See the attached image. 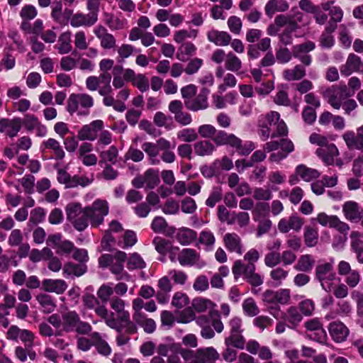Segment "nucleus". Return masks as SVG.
<instances>
[{
	"label": "nucleus",
	"mask_w": 363,
	"mask_h": 363,
	"mask_svg": "<svg viewBox=\"0 0 363 363\" xmlns=\"http://www.w3.org/2000/svg\"><path fill=\"white\" fill-rule=\"evenodd\" d=\"M210 90L206 87L201 89L199 94L191 99L184 101V105L188 110L198 111L208 108V96Z\"/></svg>",
	"instance_id": "nucleus-19"
},
{
	"label": "nucleus",
	"mask_w": 363,
	"mask_h": 363,
	"mask_svg": "<svg viewBox=\"0 0 363 363\" xmlns=\"http://www.w3.org/2000/svg\"><path fill=\"white\" fill-rule=\"evenodd\" d=\"M338 274L345 277V282L350 288L356 287L361 281L360 272L357 269H352L350 263L346 261H340L337 265Z\"/></svg>",
	"instance_id": "nucleus-13"
},
{
	"label": "nucleus",
	"mask_w": 363,
	"mask_h": 363,
	"mask_svg": "<svg viewBox=\"0 0 363 363\" xmlns=\"http://www.w3.org/2000/svg\"><path fill=\"white\" fill-rule=\"evenodd\" d=\"M178 260L182 266H196L201 269L206 266V262L200 259L199 254L193 249H183L178 255Z\"/></svg>",
	"instance_id": "nucleus-16"
},
{
	"label": "nucleus",
	"mask_w": 363,
	"mask_h": 363,
	"mask_svg": "<svg viewBox=\"0 0 363 363\" xmlns=\"http://www.w3.org/2000/svg\"><path fill=\"white\" fill-rule=\"evenodd\" d=\"M145 267V262L138 253L134 252L130 255L127 261V268L129 270L142 269Z\"/></svg>",
	"instance_id": "nucleus-62"
},
{
	"label": "nucleus",
	"mask_w": 363,
	"mask_h": 363,
	"mask_svg": "<svg viewBox=\"0 0 363 363\" xmlns=\"http://www.w3.org/2000/svg\"><path fill=\"white\" fill-rule=\"evenodd\" d=\"M306 330V336L308 339L315 341L320 344H325L328 340L325 330L318 318H313L307 320L304 323Z\"/></svg>",
	"instance_id": "nucleus-11"
},
{
	"label": "nucleus",
	"mask_w": 363,
	"mask_h": 363,
	"mask_svg": "<svg viewBox=\"0 0 363 363\" xmlns=\"http://www.w3.org/2000/svg\"><path fill=\"white\" fill-rule=\"evenodd\" d=\"M216 242V238L213 233L208 230H202L200 233L199 242L205 246L207 251L212 250Z\"/></svg>",
	"instance_id": "nucleus-59"
},
{
	"label": "nucleus",
	"mask_w": 363,
	"mask_h": 363,
	"mask_svg": "<svg viewBox=\"0 0 363 363\" xmlns=\"http://www.w3.org/2000/svg\"><path fill=\"white\" fill-rule=\"evenodd\" d=\"M155 250L161 255H165L167 252H172V250H178L179 247L172 246V242L161 237H155L152 241Z\"/></svg>",
	"instance_id": "nucleus-53"
},
{
	"label": "nucleus",
	"mask_w": 363,
	"mask_h": 363,
	"mask_svg": "<svg viewBox=\"0 0 363 363\" xmlns=\"http://www.w3.org/2000/svg\"><path fill=\"white\" fill-rule=\"evenodd\" d=\"M322 95L333 108L339 110L342 103L354 95V91H350L345 84H339L327 88Z\"/></svg>",
	"instance_id": "nucleus-7"
},
{
	"label": "nucleus",
	"mask_w": 363,
	"mask_h": 363,
	"mask_svg": "<svg viewBox=\"0 0 363 363\" xmlns=\"http://www.w3.org/2000/svg\"><path fill=\"white\" fill-rule=\"evenodd\" d=\"M67 220L75 230L82 232L89 225L90 218L86 207L82 208L79 203H69L65 207Z\"/></svg>",
	"instance_id": "nucleus-5"
},
{
	"label": "nucleus",
	"mask_w": 363,
	"mask_h": 363,
	"mask_svg": "<svg viewBox=\"0 0 363 363\" xmlns=\"http://www.w3.org/2000/svg\"><path fill=\"white\" fill-rule=\"evenodd\" d=\"M82 301L86 309L94 310L95 313L96 308L106 306L104 304H100L99 299L90 293H85L82 297Z\"/></svg>",
	"instance_id": "nucleus-58"
},
{
	"label": "nucleus",
	"mask_w": 363,
	"mask_h": 363,
	"mask_svg": "<svg viewBox=\"0 0 363 363\" xmlns=\"http://www.w3.org/2000/svg\"><path fill=\"white\" fill-rule=\"evenodd\" d=\"M328 329L333 340L337 343L345 342L350 334L348 328L342 322L338 320L331 322Z\"/></svg>",
	"instance_id": "nucleus-21"
},
{
	"label": "nucleus",
	"mask_w": 363,
	"mask_h": 363,
	"mask_svg": "<svg viewBox=\"0 0 363 363\" xmlns=\"http://www.w3.org/2000/svg\"><path fill=\"white\" fill-rule=\"evenodd\" d=\"M298 28V26L296 22H293L290 26H286L281 33L279 34L280 43L286 46L291 45L293 43V33Z\"/></svg>",
	"instance_id": "nucleus-52"
},
{
	"label": "nucleus",
	"mask_w": 363,
	"mask_h": 363,
	"mask_svg": "<svg viewBox=\"0 0 363 363\" xmlns=\"http://www.w3.org/2000/svg\"><path fill=\"white\" fill-rule=\"evenodd\" d=\"M92 227H97L103 223L104 217L108 214L109 206L106 200L96 199L93 203L86 206Z\"/></svg>",
	"instance_id": "nucleus-10"
},
{
	"label": "nucleus",
	"mask_w": 363,
	"mask_h": 363,
	"mask_svg": "<svg viewBox=\"0 0 363 363\" xmlns=\"http://www.w3.org/2000/svg\"><path fill=\"white\" fill-rule=\"evenodd\" d=\"M43 150H48L52 152L54 157L57 160H62L65 157V152L60 143L55 138H50L44 140L40 146Z\"/></svg>",
	"instance_id": "nucleus-31"
},
{
	"label": "nucleus",
	"mask_w": 363,
	"mask_h": 363,
	"mask_svg": "<svg viewBox=\"0 0 363 363\" xmlns=\"http://www.w3.org/2000/svg\"><path fill=\"white\" fill-rule=\"evenodd\" d=\"M315 154L320 158L325 165H333L335 158L338 157L339 151L333 143L325 147H319L316 150Z\"/></svg>",
	"instance_id": "nucleus-26"
},
{
	"label": "nucleus",
	"mask_w": 363,
	"mask_h": 363,
	"mask_svg": "<svg viewBox=\"0 0 363 363\" xmlns=\"http://www.w3.org/2000/svg\"><path fill=\"white\" fill-rule=\"evenodd\" d=\"M303 225V219L296 215L290 216L288 219L281 218L278 223V229L281 233H286L291 230L298 232Z\"/></svg>",
	"instance_id": "nucleus-25"
},
{
	"label": "nucleus",
	"mask_w": 363,
	"mask_h": 363,
	"mask_svg": "<svg viewBox=\"0 0 363 363\" xmlns=\"http://www.w3.org/2000/svg\"><path fill=\"white\" fill-rule=\"evenodd\" d=\"M197 238V233L194 230L183 228L177 234V240L182 245H188Z\"/></svg>",
	"instance_id": "nucleus-50"
},
{
	"label": "nucleus",
	"mask_w": 363,
	"mask_h": 363,
	"mask_svg": "<svg viewBox=\"0 0 363 363\" xmlns=\"http://www.w3.org/2000/svg\"><path fill=\"white\" fill-rule=\"evenodd\" d=\"M334 26L326 25L324 31L320 36V46L325 49H330L335 45V38L333 33L335 31Z\"/></svg>",
	"instance_id": "nucleus-42"
},
{
	"label": "nucleus",
	"mask_w": 363,
	"mask_h": 363,
	"mask_svg": "<svg viewBox=\"0 0 363 363\" xmlns=\"http://www.w3.org/2000/svg\"><path fill=\"white\" fill-rule=\"evenodd\" d=\"M220 357L219 353L213 347L199 348L196 351V358L200 363L215 362Z\"/></svg>",
	"instance_id": "nucleus-33"
},
{
	"label": "nucleus",
	"mask_w": 363,
	"mask_h": 363,
	"mask_svg": "<svg viewBox=\"0 0 363 363\" xmlns=\"http://www.w3.org/2000/svg\"><path fill=\"white\" fill-rule=\"evenodd\" d=\"M111 308L115 311L118 315V320H127L128 315L130 314L128 311L125 310V301L118 296L112 297L109 301Z\"/></svg>",
	"instance_id": "nucleus-48"
},
{
	"label": "nucleus",
	"mask_w": 363,
	"mask_h": 363,
	"mask_svg": "<svg viewBox=\"0 0 363 363\" xmlns=\"http://www.w3.org/2000/svg\"><path fill=\"white\" fill-rule=\"evenodd\" d=\"M58 52L61 55L67 54L72 51L71 32L66 31L60 34L58 38V43L55 46Z\"/></svg>",
	"instance_id": "nucleus-46"
},
{
	"label": "nucleus",
	"mask_w": 363,
	"mask_h": 363,
	"mask_svg": "<svg viewBox=\"0 0 363 363\" xmlns=\"http://www.w3.org/2000/svg\"><path fill=\"white\" fill-rule=\"evenodd\" d=\"M51 18L61 26H67V18L63 16L62 4L61 1H55L52 6Z\"/></svg>",
	"instance_id": "nucleus-56"
},
{
	"label": "nucleus",
	"mask_w": 363,
	"mask_h": 363,
	"mask_svg": "<svg viewBox=\"0 0 363 363\" xmlns=\"http://www.w3.org/2000/svg\"><path fill=\"white\" fill-rule=\"evenodd\" d=\"M62 329L60 332L66 333H76L79 335H87L91 330V325L82 320L76 311L63 312Z\"/></svg>",
	"instance_id": "nucleus-4"
},
{
	"label": "nucleus",
	"mask_w": 363,
	"mask_h": 363,
	"mask_svg": "<svg viewBox=\"0 0 363 363\" xmlns=\"http://www.w3.org/2000/svg\"><path fill=\"white\" fill-rule=\"evenodd\" d=\"M158 290L155 297L159 303L164 304L169 301V293L172 289V285L168 277H162L158 280Z\"/></svg>",
	"instance_id": "nucleus-24"
},
{
	"label": "nucleus",
	"mask_w": 363,
	"mask_h": 363,
	"mask_svg": "<svg viewBox=\"0 0 363 363\" xmlns=\"http://www.w3.org/2000/svg\"><path fill=\"white\" fill-rule=\"evenodd\" d=\"M94 106V99L88 94H72L67 101V111L72 115L88 116Z\"/></svg>",
	"instance_id": "nucleus-6"
},
{
	"label": "nucleus",
	"mask_w": 363,
	"mask_h": 363,
	"mask_svg": "<svg viewBox=\"0 0 363 363\" xmlns=\"http://www.w3.org/2000/svg\"><path fill=\"white\" fill-rule=\"evenodd\" d=\"M111 74L104 73L102 84L99 89V94L103 96L104 105H111L113 104V88L111 85Z\"/></svg>",
	"instance_id": "nucleus-27"
},
{
	"label": "nucleus",
	"mask_w": 363,
	"mask_h": 363,
	"mask_svg": "<svg viewBox=\"0 0 363 363\" xmlns=\"http://www.w3.org/2000/svg\"><path fill=\"white\" fill-rule=\"evenodd\" d=\"M306 71L304 67V65H296L292 69H286L283 71V77L285 80L291 82V81H298L303 78L306 75Z\"/></svg>",
	"instance_id": "nucleus-44"
},
{
	"label": "nucleus",
	"mask_w": 363,
	"mask_h": 363,
	"mask_svg": "<svg viewBox=\"0 0 363 363\" xmlns=\"http://www.w3.org/2000/svg\"><path fill=\"white\" fill-rule=\"evenodd\" d=\"M250 223V215L247 212H233L230 214V218L228 221V224L238 223V225L242 228L248 225Z\"/></svg>",
	"instance_id": "nucleus-60"
},
{
	"label": "nucleus",
	"mask_w": 363,
	"mask_h": 363,
	"mask_svg": "<svg viewBox=\"0 0 363 363\" xmlns=\"http://www.w3.org/2000/svg\"><path fill=\"white\" fill-rule=\"evenodd\" d=\"M22 125L29 133L35 130V135L39 138H43L48 133L47 127L34 114H26L22 119Z\"/></svg>",
	"instance_id": "nucleus-18"
},
{
	"label": "nucleus",
	"mask_w": 363,
	"mask_h": 363,
	"mask_svg": "<svg viewBox=\"0 0 363 363\" xmlns=\"http://www.w3.org/2000/svg\"><path fill=\"white\" fill-rule=\"evenodd\" d=\"M342 212L348 220L357 223L362 217L363 208L358 203L349 201L343 204Z\"/></svg>",
	"instance_id": "nucleus-22"
},
{
	"label": "nucleus",
	"mask_w": 363,
	"mask_h": 363,
	"mask_svg": "<svg viewBox=\"0 0 363 363\" xmlns=\"http://www.w3.org/2000/svg\"><path fill=\"white\" fill-rule=\"evenodd\" d=\"M267 118L270 121L272 125L276 126V132L272 133V138L286 136L288 134V128L283 120L280 119V115L277 111H271L267 114Z\"/></svg>",
	"instance_id": "nucleus-28"
},
{
	"label": "nucleus",
	"mask_w": 363,
	"mask_h": 363,
	"mask_svg": "<svg viewBox=\"0 0 363 363\" xmlns=\"http://www.w3.org/2000/svg\"><path fill=\"white\" fill-rule=\"evenodd\" d=\"M153 121L159 128L164 127L167 130H171L174 127L172 118L165 115L161 111H157L155 114Z\"/></svg>",
	"instance_id": "nucleus-57"
},
{
	"label": "nucleus",
	"mask_w": 363,
	"mask_h": 363,
	"mask_svg": "<svg viewBox=\"0 0 363 363\" xmlns=\"http://www.w3.org/2000/svg\"><path fill=\"white\" fill-rule=\"evenodd\" d=\"M212 140L217 146L228 145L235 149L240 155H248L256 147L252 141L242 140L233 133H228L224 130H217Z\"/></svg>",
	"instance_id": "nucleus-2"
},
{
	"label": "nucleus",
	"mask_w": 363,
	"mask_h": 363,
	"mask_svg": "<svg viewBox=\"0 0 363 363\" xmlns=\"http://www.w3.org/2000/svg\"><path fill=\"white\" fill-rule=\"evenodd\" d=\"M65 277H79L87 272V265L85 263L66 262L62 268Z\"/></svg>",
	"instance_id": "nucleus-32"
},
{
	"label": "nucleus",
	"mask_w": 363,
	"mask_h": 363,
	"mask_svg": "<svg viewBox=\"0 0 363 363\" xmlns=\"http://www.w3.org/2000/svg\"><path fill=\"white\" fill-rule=\"evenodd\" d=\"M97 22L93 15L77 12L72 16L70 25L73 28L91 27Z\"/></svg>",
	"instance_id": "nucleus-29"
},
{
	"label": "nucleus",
	"mask_w": 363,
	"mask_h": 363,
	"mask_svg": "<svg viewBox=\"0 0 363 363\" xmlns=\"http://www.w3.org/2000/svg\"><path fill=\"white\" fill-rule=\"evenodd\" d=\"M315 260L310 255H303L300 257L294 268L297 271L308 272L313 269Z\"/></svg>",
	"instance_id": "nucleus-55"
},
{
	"label": "nucleus",
	"mask_w": 363,
	"mask_h": 363,
	"mask_svg": "<svg viewBox=\"0 0 363 363\" xmlns=\"http://www.w3.org/2000/svg\"><path fill=\"white\" fill-rule=\"evenodd\" d=\"M245 314L250 317L256 316L259 313V308L252 298H246L242 303Z\"/></svg>",
	"instance_id": "nucleus-64"
},
{
	"label": "nucleus",
	"mask_w": 363,
	"mask_h": 363,
	"mask_svg": "<svg viewBox=\"0 0 363 363\" xmlns=\"http://www.w3.org/2000/svg\"><path fill=\"white\" fill-rule=\"evenodd\" d=\"M96 314L105 320L106 324L111 328L120 332L122 326L118 323V320L113 317L114 313L109 312L106 306H101L96 309Z\"/></svg>",
	"instance_id": "nucleus-35"
},
{
	"label": "nucleus",
	"mask_w": 363,
	"mask_h": 363,
	"mask_svg": "<svg viewBox=\"0 0 363 363\" xmlns=\"http://www.w3.org/2000/svg\"><path fill=\"white\" fill-rule=\"evenodd\" d=\"M227 250L239 255L242 253L241 239L236 233H226L223 238Z\"/></svg>",
	"instance_id": "nucleus-38"
},
{
	"label": "nucleus",
	"mask_w": 363,
	"mask_h": 363,
	"mask_svg": "<svg viewBox=\"0 0 363 363\" xmlns=\"http://www.w3.org/2000/svg\"><path fill=\"white\" fill-rule=\"evenodd\" d=\"M194 152L201 157L210 156L216 150L215 145L209 140H201L194 145Z\"/></svg>",
	"instance_id": "nucleus-43"
},
{
	"label": "nucleus",
	"mask_w": 363,
	"mask_h": 363,
	"mask_svg": "<svg viewBox=\"0 0 363 363\" xmlns=\"http://www.w3.org/2000/svg\"><path fill=\"white\" fill-rule=\"evenodd\" d=\"M296 173L306 182H310L313 179H317L320 175L318 170L308 168L303 164H300L296 168Z\"/></svg>",
	"instance_id": "nucleus-51"
},
{
	"label": "nucleus",
	"mask_w": 363,
	"mask_h": 363,
	"mask_svg": "<svg viewBox=\"0 0 363 363\" xmlns=\"http://www.w3.org/2000/svg\"><path fill=\"white\" fill-rule=\"evenodd\" d=\"M258 125L260 128L259 135L261 136L262 140L264 141L269 137L272 138V133L270 130V126H272V124L270 121H268V118H267V114L259 117Z\"/></svg>",
	"instance_id": "nucleus-61"
},
{
	"label": "nucleus",
	"mask_w": 363,
	"mask_h": 363,
	"mask_svg": "<svg viewBox=\"0 0 363 363\" xmlns=\"http://www.w3.org/2000/svg\"><path fill=\"white\" fill-rule=\"evenodd\" d=\"M206 35L208 40L214 43L217 46H227L230 44V40H232L231 35L228 33L215 29L209 30Z\"/></svg>",
	"instance_id": "nucleus-30"
},
{
	"label": "nucleus",
	"mask_w": 363,
	"mask_h": 363,
	"mask_svg": "<svg viewBox=\"0 0 363 363\" xmlns=\"http://www.w3.org/2000/svg\"><path fill=\"white\" fill-rule=\"evenodd\" d=\"M242 63L241 60L235 55L233 52H229L226 55L225 60V68L230 72L235 73L237 75L241 74L243 72L241 71Z\"/></svg>",
	"instance_id": "nucleus-40"
},
{
	"label": "nucleus",
	"mask_w": 363,
	"mask_h": 363,
	"mask_svg": "<svg viewBox=\"0 0 363 363\" xmlns=\"http://www.w3.org/2000/svg\"><path fill=\"white\" fill-rule=\"evenodd\" d=\"M111 285V284H102L96 292L98 298L104 305L111 299V296L113 294V289Z\"/></svg>",
	"instance_id": "nucleus-63"
},
{
	"label": "nucleus",
	"mask_w": 363,
	"mask_h": 363,
	"mask_svg": "<svg viewBox=\"0 0 363 363\" xmlns=\"http://www.w3.org/2000/svg\"><path fill=\"white\" fill-rule=\"evenodd\" d=\"M142 149L147 155L151 164L157 165L160 163V160L157 158L159 147L155 143L145 142L142 145Z\"/></svg>",
	"instance_id": "nucleus-47"
},
{
	"label": "nucleus",
	"mask_w": 363,
	"mask_h": 363,
	"mask_svg": "<svg viewBox=\"0 0 363 363\" xmlns=\"http://www.w3.org/2000/svg\"><path fill=\"white\" fill-rule=\"evenodd\" d=\"M210 319L207 315H199L196 318V324L201 327V336L204 339H211L215 336L212 325H210Z\"/></svg>",
	"instance_id": "nucleus-37"
},
{
	"label": "nucleus",
	"mask_w": 363,
	"mask_h": 363,
	"mask_svg": "<svg viewBox=\"0 0 363 363\" xmlns=\"http://www.w3.org/2000/svg\"><path fill=\"white\" fill-rule=\"evenodd\" d=\"M126 259V253L118 250L114 255H102L99 258V264L102 268L109 267L111 273L116 275V280H124L129 281L131 279V276L128 272L124 271L123 266V263Z\"/></svg>",
	"instance_id": "nucleus-1"
},
{
	"label": "nucleus",
	"mask_w": 363,
	"mask_h": 363,
	"mask_svg": "<svg viewBox=\"0 0 363 363\" xmlns=\"http://www.w3.org/2000/svg\"><path fill=\"white\" fill-rule=\"evenodd\" d=\"M196 45L191 42L182 43L177 50V59L181 62H186L196 54Z\"/></svg>",
	"instance_id": "nucleus-39"
},
{
	"label": "nucleus",
	"mask_w": 363,
	"mask_h": 363,
	"mask_svg": "<svg viewBox=\"0 0 363 363\" xmlns=\"http://www.w3.org/2000/svg\"><path fill=\"white\" fill-rule=\"evenodd\" d=\"M94 33L100 40L101 48L106 50L114 48L116 43L115 37L103 26L99 25L94 29Z\"/></svg>",
	"instance_id": "nucleus-23"
},
{
	"label": "nucleus",
	"mask_w": 363,
	"mask_h": 363,
	"mask_svg": "<svg viewBox=\"0 0 363 363\" xmlns=\"http://www.w3.org/2000/svg\"><path fill=\"white\" fill-rule=\"evenodd\" d=\"M315 48V44L308 40L292 47L293 57L298 59L304 66H310L312 62V57L308 53Z\"/></svg>",
	"instance_id": "nucleus-14"
},
{
	"label": "nucleus",
	"mask_w": 363,
	"mask_h": 363,
	"mask_svg": "<svg viewBox=\"0 0 363 363\" xmlns=\"http://www.w3.org/2000/svg\"><path fill=\"white\" fill-rule=\"evenodd\" d=\"M284 319L289 324V328L295 329L303 319L302 314L295 306H291L284 313Z\"/></svg>",
	"instance_id": "nucleus-45"
},
{
	"label": "nucleus",
	"mask_w": 363,
	"mask_h": 363,
	"mask_svg": "<svg viewBox=\"0 0 363 363\" xmlns=\"http://www.w3.org/2000/svg\"><path fill=\"white\" fill-rule=\"evenodd\" d=\"M36 299L43 308L44 313H52L56 308L54 298L48 294H40L36 296Z\"/></svg>",
	"instance_id": "nucleus-54"
},
{
	"label": "nucleus",
	"mask_w": 363,
	"mask_h": 363,
	"mask_svg": "<svg viewBox=\"0 0 363 363\" xmlns=\"http://www.w3.org/2000/svg\"><path fill=\"white\" fill-rule=\"evenodd\" d=\"M43 286L45 291L53 292L57 294H63L67 289L66 281L62 279H44L43 281Z\"/></svg>",
	"instance_id": "nucleus-36"
},
{
	"label": "nucleus",
	"mask_w": 363,
	"mask_h": 363,
	"mask_svg": "<svg viewBox=\"0 0 363 363\" xmlns=\"http://www.w3.org/2000/svg\"><path fill=\"white\" fill-rule=\"evenodd\" d=\"M229 335L225 338V345H233L234 348L243 350L245 345V338L242 333V320L241 318L233 317L228 322Z\"/></svg>",
	"instance_id": "nucleus-9"
},
{
	"label": "nucleus",
	"mask_w": 363,
	"mask_h": 363,
	"mask_svg": "<svg viewBox=\"0 0 363 363\" xmlns=\"http://www.w3.org/2000/svg\"><path fill=\"white\" fill-rule=\"evenodd\" d=\"M192 308L197 313H208L214 330L220 333L224 329V325L220 320V313L216 309V304L211 300L203 297L193 299Z\"/></svg>",
	"instance_id": "nucleus-3"
},
{
	"label": "nucleus",
	"mask_w": 363,
	"mask_h": 363,
	"mask_svg": "<svg viewBox=\"0 0 363 363\" xmlns=\"http://www.w3.org/2000/svg\"><path fill=\"white\" fill-rule=\"evenodd\" d=\"M45 211L41 207H37L33 208L30 213L28 222L27 226L32 229L36 227L38 224L42 223L45 219Z\"/></svg>",
	"instance_id": "nucleus-49"
},
{
	"label": "nucleus",
	"mask_w": 363,
	"mask_h": 363,
	"mask_svg": "<svg viewBox=\"0 0 363 363\" xmlns=\"http://www.w3.org/2000/svg\"><path fill=\"white\" fill-rule=\"evenodd\" d=\"M104 128L101 120H95L89 124L83 125L78 131L77 138L79 140L94 141L98 136V132Z\"/></svg>",
	"instance_id": "nucleus-17"
},
{
	"label": "nucleus",
	"mask_w": 363,
	"mask_h": 363,
	"mask_svg": "<svg viewBox=\"0 0 363 363\" xmlns=\"http://www.w3.org/2000/svg\"><path fill=\"white\" fill-rule=\"evenodd\" d=\"M133 319L135 323L141 326L147 333H152L156 329V323L152 319L147 318L144 313H138L133 315Z\"/></svg>",
	"instance_id": "nucleus-41"
},
{
	"label": "nucleus",
	"mask_w": 363,
	"mask_h": 363,
	"mask_svg": "<svg viewBox=\"0 0 363 363\" xmlns=\"http://www.w3.org/2000/svg\"><path fill=\"white\" fill-rule=\"evenodd\" d=\"M315 278L325 291H330L335 279L333 264L329 262L319 263L315 268Z\"/></svg>",
	"instance_id": "nucleus-12"
},
{
	"label": "nucleus",
	"mask_w": 363,
	"mask_h": 363,
	"mask_svg": "<svg viewBox=\"0 0 363 363\" xmlns=\"http://www.w3.org/2000/svg\"><path fill=\"white\" fill-rule=\"evenodd\" d=\"M255 264H245L241 260H236L232 268V272L235 279L243 276L246 280L252 286H259L263 284L262 276L255 272Z\"/></svg>",
	"instance_id": "nucleus-8"
},
{
	"label": "nucleus",
	"mask_w": 363,
	"mask_h": 363,
	"mask_svg": "<svg viewBox=\"0 0 363 363\" xmlns=\"http://www.w3.org/2000/svg\"><path fill=\"white\" fill-rule=\"evenodd\" d=\"M340 73L342 76L348 77L353 72L363 74V62L355 54L350 53L345 65L340 67Z\"/></svg>",
	"instance_id": "nucleus-20"
},
{
	"label": "nucleus",
	"mask_w": 363,
	"mask_h": 363,
	"mask_svg": "<svg viewBox=\"0 0 363 363\" xmlns=\"http://www.w3.org/2000/svg\"><path fill=\"white\" fill-rule=\"evenodd\" d=\"M289 9L286 0H269L264 6L266 15L272 18L277 12H285Z\"/></svg>",
	"instance_id": "nucleus-34"
},
{
	"label": "nucleus",
	"mask_w": 363,
	"mask_h": 363,
	"mask_svg": "<svg viewBox=\"0 0 363 363\" xmlns=\"http://www.w3.org/2000/svg\"><path fill=\"white\" fill-rule=\"evenodd\" d=\"M22 128V119L18 117L13 118H3L0 119V133L6 137H16Z\"/></svg>",
	"instance_id": "nucleus-15"
}]
</instances>
